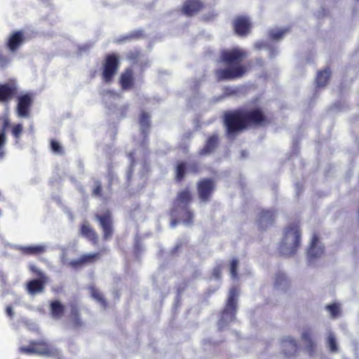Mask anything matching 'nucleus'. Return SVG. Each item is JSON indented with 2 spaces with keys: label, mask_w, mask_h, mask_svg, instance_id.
Segmentation results:
<instances>
[{
  "label": "nucleus",
  "mask_w": 359,
  "mask_h": 359,
  "mask_svg": "<svg viewBox=\"0 0 359 359\" xmlns=\"http://www.w3.org/2000/svg\"><path fill=\"white\" fill-rule=\"evenodd\" d=\"M268 122L267 118L259 109L240 110L225 115L224 124L229 137L244 130L248 123L264 126Z\"/></svg>",
  "instance_id": "f257e3e1"
},
{
  "label": "nucleus",
  "mask_w": 359,
  "mask_h": 359,
  "mask_svg": "<svg viewBox=\"0 0 359 359\" xmlns=\"http://www.w3.org/2000/svg\"><path fill=\"white\" fill-rule=\"evenodd\" d=\"M247 56V53L238 48L223 51L221 58L229 67L216 71L217 79L219 80H231L241 77L245 73L246 69L239 63Z\"/></svg>",
  "instance_id": "f03ea898"
},
{
  "label": "nucleus",
  "mask_w": 359,
  "mask_h": 359,
  "mask_svg": "<svg viewBox=\"0 0 359 359\" xmlns=\"http://www.w3.org/2000/svg\"><path fill=\"white\" fill-rule=\"evenodd\" d=\"M300 245V231L297 226H290L285 230L280 250L285 255L294 254Z\"/></svg>",
  "instance_id": "7ed1b4c3"
},
{
  "label": "nucleus",
  "mask_w": 359,
  "mask_h": 359,
  "mask_svg": "<svg viewBox=\"0 0 359 359\" xmlns=\"http://www.w3.org/2000/svg\"><path fill=\"white\" fill-rule=\"evenodd\" d=\"M238 297V290L235 287L231 288L229 291L226 307L223 311L221 318L218 323L219 328L224 327L235 319Z\"/></svg>",
  "instance_id": "20e7f679"
},
{
  "label": "nucleus",
  "mask_w": 359,
  "mask_h": 359,
  "mask_svg": "<svg viewBox=\"0 0 359 359\" xmlns=\"http://www.w3.org/2000/svg\"><path fill=\"white\" fill-rule=\"evenodd\" d=\"M100 258V253L84 254L77 259L68 261L66 252L62 251L61 259L64 264L71 266L73 268H78L83 265L93 263Z\"/></svg>",
  "instance_id": "39448f33"
},
{
  "label": "nucleus",
  "mask_w": 359,
  "mask_h": 359,
  "mask_svg": "<svg viewBox=\"0 0 359 359\" xmlns=\"http://www.w3.org/2000/svg\"><path fill=\"white\" fill-rule=\"evenodd\" d=\"M26 40L25 32L22 30L13 31L8 34L6 46L11 53L15 54Z\"/></svg>",
  "instance_id": "423d86ee"
},
{
  "label": "nucleus",
  "mask_w": 359,
  "mask_h": 359,
  "mask_svg": "<svg viewBox=\"0 0 359 359\" xmlns=\"http://www.w3.org/2000/svg\"><path fill=\"white\" fill-rule=\"evenodd\" d=\"M17 93V86L14 81H11L8 83L1 84L0 83V102L7 103Z\"/></svg>",
  "instance_id": "0eeeda50"
},
{
  "label": "nucleus",
  "mask_w": 359,
  "mask_h": 359,
  "mask_svg": "<svg viewBox=\"0 0 359 359\" xmlns=\"http://www.w3.org/2000/svg\"><path fill=\"white\" fill-rule=\"evenodd\" d=\"M215 189L213 181L209 179L203 180L198 183V192L201 201L207 202Z\"/></svg>",
  "instance_id": "6e6552de"
},
{
  "label": "nucleus",
  "mask_w": 359,
  "mask_h": 359,
  "mask_svg": "<svg viewBox=\"0 0 359 359\" xmlns=\"http://www.w3.org/2000/svg\"><path fill=\"white\" fill-rule=\"evenodd\" d=\"M95 217L100 222V226L102 228L104 238L108 240L113 233L112 221L109 212H107L103 215H96Z\"/></svg>",
  "instance_id": "1a4fd4ad"
},
{
  "label": "nucleus",
  "mask_w": 359,
  "mask_h": 359,
  "mask_svg": "<svg viewBox=\"0 0 359 359\" xmlns=\"http://www.w3.org/2000/svg\"><path fill=\"white\" fill-rule=\"evenodd\" d=\"M118 67V60L114 55L109 56L104 66L103 78L105 82H109L116 74Z\"/></svg>",
  "instance_id": "9d476101"
},
{
  "label": "nucleus",
  "mask_w": 359,
  "mask_h": 359,
  "mask_svg": "<svg viewBox=\"0 0 359 359\" xmlns=\"http://www.w3.org/2000/svg\"><path fill=\"white\" fill-rule=\"evenodd\" d=\"M35 349L42 353H36V355H43V356H54L57 354V350L53 345L48 344L47 341H35Z\"/></svg>",
  "instance_id": "9b49d317"
},
{
  "label": "nucleus",
  "mask_w": 359,
  "mask_h": 359,
  "mask_svg": "<svg viewBox=\"0 0 359 359\" xmlns=\"http://www.w3.org/2000/svg\"><path fill=\"white\" fill-rule=\"evenodd\" d=\"M324 253V248L318 238L314 235L309 248L307 251L308 257L310 260L321 257Z\"/></svg>",
  "instance_id": "f8f14e48"
},
{
  "label": "nucleus",
  "mask_w": 359,
  "mask_h": 359,
  "mask_svg": "<svg viewBox=\"0 0 359 359\" xmlns=\"http://www.w3.org/2000/svg\"><path fill=\"white\" fill-rule=\"evenodd\" d=\"M10 121L8 115L0 117V158L5 155L4 147L6 143V128L9 126Z\"/></svg>",
  "instance_id": "ddd939ff"
},
{
  "label": "nucleus",
  "mask_w": 359,
  "mask_h": 359,
  "mask_svg": "<svg viewBox=\"0 0 359 359\" xmlns=\"http://www.w3.org/2000/svg\"><path fill=\"white\" fill-rule=\"evenodd\" d=\"M13 248L25 255H40L46 252L47 248L46 245L43 244L28 246L13 245Z\"/></svg>",
  "instance_id": "4468645a"
},
{
  "label": "nucleus",
  "mask_w": 359,
  "mask_h": 359,
  "mask_svg": "<svg viewBox=\"0 0 359 359\" xmlns=\"http://www.w3.org/2000/svg\"><path fill=\"white\" fill-rule=\"evenodd\" d=\"M235 32L240 36L247 34L250 29V22L248 18L238 17L233 22Z\"/></svg>",
  "instance_id": "2eb2a0df"
},
{
  "label": "nucleus",
  "mask_w": 359,
  "mask_h": 359,
  "mask_svg": "<svg viewBox=\"0 0 359 359\" xmlns=\"http://www.w3.org/2000/svg\"><path fill=\"white\" fill-rule=\"evenodd\" d=\"M31 104L32 99L28 95L19 97L17 107L18 115L20 117H27Z\"/></svg>",
  "instance_id": "dca6fc26"
},
{
  "label": "nucleus",
  "mask_w": 359,
  "mask_h": 359,
  "mask_svg": "<svg viewBox=\"0 0 359 359\" xmlns=\"http://www.w3.org/2000/svg\"><path fill=\"white\" fill-rule=\"evenodd\" d=\"M281 347L285 355L290 357L295 354L297 350V343L290 337H285L281 341Z\"/></svg>",
  "instance_id": "f3484780"
},
{
  "label": "nucleus",
  "mask_w": 359,
  "mask_h": 359,
  "mask_svg": "<svg viewBox=\"0 0 359 359\" xmlns=\"http://www.w3.org/2000/svg\"><path fill=\"white\" fill-rule=\"evenodd\" d=\"M202 4L199 0H188L183 6V12L187 15H193L201 10Z\"/></svg>",
  "instance_id": "a211bd4d"
},
{
  "label": "nucleus",
  "mask_w": 359,
  "mask_h": 359,
  "mask_svg": "<svg viewBox=\"0 0 359 359\" xmlns=\"http://www.w3.org/2000/svg\"><path fill=\"white\" fill-rule=\"evenodd\" d=\"M65 306L60 302L53 301L50 304V313L54 320H60L64 315Z\"/></svg>",
  "instance_id": "6ab92c4d"
},
{
  "label": "nucleus",
  "mask_w": 359,
  "mask_h": 359,
  "mask_svg": "<svg viewBox=\"0 0 359 359\" xmlns=\"http://www.w3.org/2000/svg\"><path fill=\"white\" fill-rule=\"evenodd\" d=\"M274 219V213L271 210L262 211L260 212L258 223L259 226L264 229L272 224Z\"/></svg>",
  "instance_id": "aec40b11"
},
{
  "label": "nucleus",
  "mask_w": 359,
  "mask_h": 359,
  "mask_svg": "<svg viewBox=\"0 0 359 359\" xmlns=\"http://www.w3.org/2000/svg\"><path fill=\"white\" fill-rule=\"evenodd\" d=\"M81 232L82 236L87 238L88 240L96 243L97 241V236L95 231L90 226V225L84 222L81 226Z\"/></svg>",
  "instance_id": "412c9836"
},
{
  "label": "nucleus",
  "mask_w": 359,
  "mask_h": 359,
  "mask_svg": "<svg viewBox=\"0 0 359 359\" xmlns=\"http://www.w3.org/2000/svg\"><path fill=\"white\" fill-rule=\"evenodd\" d=\"M45 283L41 278L40 280H32L27 284V290L32 294L41 292L43 290V284Z\"/></svg>",
  "instance_id": "4be33fe9"
},
{
  "label": "nucleus",
  "mask_w": 359,
  "mask_h": 359,
  "mask_svg": "<svg viewBox=\"0 0 359 359\" xmlns=\"http://www.w3.org/2000/svg\"><path fill=\"white\" fill-rule=\"evenodd\" d=\"M120 82L122 88L124 90L129 89L133 85V72L131 69H128L121 74Z\"/></svg>",
  "instance_id": "5701e85b"
},
{
  "label": "nucleus",
  "mask_w": 359,
  "mask_h": 359,
  "mask_svg": "<svg viewBox=\"0 0 359 359\" xmlns=\"http://www.w3.org/2000/svg\"><path fill=\"white\" fill-rule=\"evenodd\" d=\"M312 331L310 328L304 329L302 333V339L305 342L308 351L311 353L314 347L315 343L312 340Z\"/></svg>",
  "instance_id": "b1692460"
},
{
  "label": "nucleus",
  "mask_w": 359,
  "mask_h": 359,
  "mask_svg": "<svg viewBox=\"0 0 359 359\" xmlns=\"http://www.w3.org/2000/svg\"><path fill=\"white\" fill-rule=\"evenodd\" d=\"M330 72L328 69L318 72L316 77V83L318 87H324L330 78Z\"/></svg>",
  "instance_id": "393cba45"
},
{
  "label": "nucleus",
  "mask_w": 359,
  "mask_h": 359,
  "mask_svg": "<svg viewBox=\"0 0 359 359\" xmlns=\"http://www.w3.org/2000/svg\"><path fill=\"white\" fill-rule=\"evenodd\" d=\"M289 285V281L284 273L276 275L275 280V286L280 290H285Z\"/></svg>",
  "instance_id": "a878e982"
},
{
  "label": "nucleus",
  "mask_w": 359,
  "mask_h": 359,
  "mask_svg": "<svg viewBox=\"0 0 359 359\" xmlns=\"http://www.w3.org/2000/svg\"><path fill=\"white\" fill-rule=\"evenodd\" d=\"M217 143V137L215 135H212L210 137L206 143L205 147L203 150V154L210 153L213 149L216 147Z\"/></svg>",
  "instance_id": "bb28decb"
},
{
  "label": "nucleus",
  "mask_w": 359,
  "mask_h": 359,
  "mask_svg": "<svg viewBox=\"0 0 359 359\" xmlns=\"http://www.w3.org/2000/svg\"><path fill=\"white\" fill-rule=\"evenodd\" d=\"M149 115L145 112L141 114L140 119V128L143 133H146L149 128Z\"/></svg>",
  "instance_id": "cd10ccee"
},
{
  "label": "nucleus",
  "mask_w": 359,
  "mask_h": 359,
  "mask_svg": "<svg viewBox=\"0 0 359 359\" xmlns=\"http://www.w3.org/2000/svg\"><path fill=\"white\" fill-rule=\"evenodd\" d=\"M191 199V194L189 190L185 189L179 193L177 201L180 204H187Z\"/></svg>",
  "instance_id": "c85d7f7f"
},
{
  "label": "nucleus",
  "mask_w": 359,
  "mask_h": 359,
  "mask_svg": "<svg viewBox=\"0 0 359 359\" xmlns=\"http://www.w3.org/2000/svg\"><path fill=\"white\" fill-rule=\"evenodd\" d=\"M326 309L330 313L332 318H336L339 316L341 311L339 304L336 303L326 306Z\"/></svg>",
  "instance_id": "c756f323"
},
{
  "label": "nucleus",
  "mask_w": 359,
  "mask_h": 359,
  "mask_svg": "<svg viewBox=\"0 0 359 359\" xmlns=\"http://www.w3.org/2000/svg\"><path fill=\"white\" fill-rule=\"evenodd\" d=\"M286 32L287 29H271L269 31V36L273 39L278 40L283 37Z\"/></svg>",
  "instance_id": "7c9ffc66"
},
{
  "label": "nucleus",
  "mask_w": 359,
  "mask_h": 359,
  "mask_svg": "<svg viewBox=\"0 0 359 359\" xmlns=\"http://www.w3.org/2000/svg\"><path fill=\"white\" fill-rule=\"evenodd\" d=\"M327 344L330 348V350L332 352L337 351L338 348H337V342H336V339H335L334 334L332 333H330L327 337Z\"/></svg>",
  "instance_id": "2f4dec72"
},
{
  "label": "nucleus",
  "mask_w": 359,
  "mask_h": 359,
  "mask_svg": "<svg viewBox=\"0 0 359 359\" xmlns=\"http://www.w3.org/2000/svg\"><path fill=\"white\" fill-rule=\"evenodd\" d=\"M34 341H31L27 347H20V351L22 353L27 354H36V353H41L35 349V344H34Z\"/></svg>",
  "instance_id": "473e14b6"
},
{
  "label": "nucleus",
  "mask_w": 359,
  "mask_h": 359,
  "mask_svg": "<svg viewBox=\"0 0 359 359\" xmlns=\"http://www.w3.org/2000/svg\"><path fill=\"white\" fill-rule=\"evenodd\" d=\"M22 132V124H17L13 126L12 129V135L15 137L16 142H18V140L20 137V135Z\"/></svg>",
  "instance_id": "72a5a7b5"
},
{
  "label": "nucleus",
  "mask_w": 359,
  "mask_h": 359,
  "mask_svg": "<svg viewBox=\"0 0 359 359\" xmlns=\"http://www.w3.org/2000/svg\"><path fill=\"white\" fill-rule=\"evenodd\" d=\"M238 266V260L237 259H233L230 264V273L232 278H236L237 277L236 269Z\"/></svg>",
  "instance_id": "f704fd0d"
},
{
  "label": "nucleus",
  "mask_w": 359,
  "mask_h": 359,
  "mask_svg": "<svg viewBox=\"0 0 359 359\" xmlns=\"http://www.w3.org/2000/svg\"><path fill=\"white\" fill-rule=\"evenodd\" d=\"M90 292H91L92 297L94 299H95L98 302H100L104 306V300L102 297V295L97 289H95L94 287L90 288Z\"/></svg>",
  "instance_id": "c9c22d12"
},
{
  "label": "nucleus",
  "mask_w": 359,
  "mask_h": 359,
  "mask_svg": "<svg viewBox=\"0 0 359 359\" xmlns=\"http://www.w3.org/2000/svg\"><path fill=\"white\" fill-rule=\"evenodd\" d=\"M29 269L31 271H32L33 272H35L37 276L41 278L42 279V280L44 282V283H47L48 282V277L42 272L40 270H39L34 265H30L29 266Z\"/></svg>",
  "instance_id": "e433bc0d"
},
{
  "label": "nucleus",
  "mask_w": 359,
  "mask_h": 359,
  "mask_svg": "<svg viewBox=\"0 0 359 359\" xmlns=\"http://www.w3.org/2000/svg\"><path fill=\"white\" fill-rule=\"evenodd\" d=\"M11 62V59L7 57L6 55H4L1 51H0V68L4 69L6 68L9 63Z\"/></svg>",
  "instance_id": "4c0bfd02"
},
{
  "label": "nucleus",
  "mask_w": 359,
  "mask_h": 359,
  "mask_svg": "<svg viewBox=\"0 0 359 359\" xmlns=\"http://www.w3.org/2000/svg\"><path fill=\"white\" fill-rule=\"evenodd\" d=\"M184 170H185V164L184 163H181L177 165V170H176L177 180H180L184 177Z\"/></svg>",
  "instance_id": "58836bf2"
},
{
  "label": "nucleus",
  "mask_w": 359,
  "mask_h": 359,
  "mask_svg": "<svg viewBox=\"0 0 359 359\" xmlns=\"http://www.w3.org/2000/svg\"><path fill=\"white\" fill-rule=\"evenodd\" d=\"M185 215L187 219H184L182 222L186 225L190 224L193 221L194 215L187 210H185Z\"/></svg>",
  "instance_id": "ea45409f"
},
{
  "label": "nucleus",
  "mask_w": 359,
  "mask_h": 359,
  "mask_svg": "<svg viewBox=\"0 0 359 359\" xmlns=\"http://www.w3.org/2000/svg\"><path fill=\"white\" fill-rule=\"evenodd\" d=\"M51 149H52L53 151L56 154H60L62 152V148L57 142H55V141L51 142Z\"/></svg>",
  "instance_id": "a19ab883"
},
{
  "label": "nucleus",
  "mask_w": 359,
  "mask_h": 359,
  "mask_svg": "<svg viewBox=\"0 0 359 359\" xmlns=\"http://www.w3.org/2000/svg\"><path fill=\"white\" fill-rule=\"evenodd\" d=\"M100 191H101L100 183L98 182H96L95 187L94 188V190H93V194L95 196H99L100 194Z\"/></svg>",
  "instance_id": "79ce46f5"
},
{
  "label": "nucleus",
  "mask_w": 359,
  "mask_h": 359,
  "mask_svg": "<svg viewBox=\"0 0 359 359\" xmlns=\"http://www.w3.org/2000/svg\"><path fill=\"white\" fill-rule=\"evenodd\" d=\"M221 271H222L221 267H220V266H217V267H215V268L213 269L212 275H213L216 278H220V276H221Z\"/></svg>",
  "instance_id": "37998d69"
},
{
  "label": "nucleus",
  "mask_w": 359,
  "mask_h": 359,
  "mask_svg": "<svg viewBox=\"0 0 359 359\" xmlns=\"http://www.w3.org/2000/svg\"><path fill=\"white\" fill-rule=\"evenodd\" d=\"M104 96V99L106 100L107 97H111L114 100H116L118 97V95L114 93H111L110 91H107L106 92L105 94L103 95Z\"/></svg>",
  "instance_id": "c03bdc74"
},
{
  "label": "nucleus",
  "mask_w": 359,
  "mask_h": 359,
  "mask_svg": "<svg viewBox=\"0 0 359 359\" xmlns=\"http://www.w3.org/2000/svg\"><path fill=\"white\" fill-rule=\"evenodd\" d=\"M6 311L7 315L9 317H13V316L14 312H13V309H12L11 306H7Z\"/></svg>",
  "instance_id": "a18cd8bd"
},
{
  "label": "nucleus",
  "mask_w": 359,
  "mask_h": 359,
  "mask_svg": "<svg viewBox=\"0 0 359 359\" xmlns=\"http://www.w3.org/2000/svg\"><path fill=\"white\" fill-rule=\"evenodd\" d=\"M0 279L1 280V282L3 283H5V280H5V276H4V273L1 272V271H0Z\"/></svg>",
  "instance_id": "49530a36"
},
{
  "label": "nucleus",
  "mask_w": 359,
  "mask_h": 359,
  "mask_svg": "<svg viewBox=\"0 0 359 359\" xmlns=\"http://www.w3.org/2000/svg\"><path fill=\"white\" fill-rule=\"evenodd\" d=\"M255 47L257 48H261L262 47V43H257L255 44Z\"/></svg>",
  "instance_id": "de8ad7c7"
},
{
  "label": "nucleus",
  "mask_w": 359,
  "mask_h": 359,
  "mask_svg": "<svg viewBox=\"0 0 359 359\" xmlns=\"http://www.w3.org/2000/svg\"><path fill=\"white\" fill-rule=\"evenodd\" d=\"M176 223H177V222H176V221H172V222H171V226H172V227L175 226Z\"/></svg>",
  "instance_id": "09e8293b"
},
{
  "label": "nucleus",
  "mask_w": 359,
  "mask_h": 359,
  "mask_svg": "<svg viewBox=\"0 0 359 359\" xmlns=\"http://www.w3.org/2000/svg\"><path fill=\"white\" fill-rule=\"evenodd\" d=\"M34 328H35V330H39V327H38V326H37L36 325H34Z\"/></svg>",
  "instance_id": "8fccbe9b"
}]
</instances>
